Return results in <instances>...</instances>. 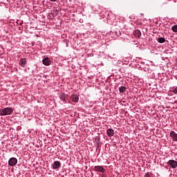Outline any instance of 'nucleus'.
<instances>
[{
	"label": "nucleus",
	"mask_w": 177,
	"mask_h": 177,
	"mask_svg": "<svg viewBox=\"0 0 177 177\" xmlns=\"http://www.w3.org/2000/svg\"><path fill=\"white\" fill-rule=\"evenodd\" d=\"M127 91V88L124 86H121L120 88H119V92H120V93H124V92H126Z\"/></svg>",
	"instance_id": "9b49d317"
},
{
	"label": "nucleus",
	"mask_w": 177,
	"mask_h": 177,
	"mask_svg": "<svg viewBox=\"0 0 177 177\" xmlns=\"http://www.w3.org/2000/svg\"><path fill=\"white\" fill-rule=\"evenodd\" d=\"M27 64V59L26 58H23L19 61V66L21 67H26Z\"/></svg>",
	"instance_id": "6e6552de"
},
{
	"label": "nucleus",
	"mask_w": 177,
	"mask_h": 177,
	"mask_svg": "<svg viewBox=\"0 0 177 177\" xmlns=\"http://www.w3.org/2000/svg\"><path fill=\"white\" fill-rule=\"evenodd\" d=\"M174 93H177V87H176L174 91H173Z\"/></svg>",
	"instance_id": "dca6fc26"
},
{
	"label": "nucleus",
	"mask_w": 177,
	"mask_h": 177,
	"mask_svg": "<svg viewBox=\"0 0 177 177\" xmlns=\"http://www.w3.org/2000/svg\"><path fill=\"white\" fill-rule=\"evenodd\" d=\"M71 99L73 102H75V103H77L78 102V100H80V98L78 97V95L74 94L72 95L71 97Z\"/></svg>",
	"instance_id": "9d476101"
},
{
	"label": "nucleus",
	"mask_w": 177,
	"mask_h": 177,
	"mask_svg": "<svg viewBox=\"0 0 177 177\" xmlns=\"http://www.w3.org/2000/svg\"><path fill=\"white\" fill-rule=\"evenodd\" d=\"M59 98L61 99V100H62V102H66V95L65 94L60 95Z\"/></svg>",
	"instance_id": "ddd939ff"
},
{
	"label": "nucleus",
	"mask_w": 177,
	"mask_h": 177,
	"mask_svg": "<svg viewBox=\"0 0 177 177\" xmlns=\"http://www.w3.org/2000/svg\"><path fill=\"white\" fill-rule=\"evenodd\" d=\"M42 63L44 66H50V59L48 57H46L43 59Z\"/></svg>",
	"instance_id": "0eeeda50"
},
{
	"label": "nucleus",
	"mask_w": 177,
	"mask_h": 177,
	"mask_svg": "<svg viewBox=\"0 0 177 177\" xmlns=\"http://www.w3.org/2000/svg\"><path fill=\"white\" fill-rule=\"evenodd\" d=\"M136 32L137 33V37H140V31L136 30Z\"/></svg>",
	"instance_id": "2eb2a0df"
},
{
	"label": "nucleus",
	"mask_w": 177,
	"mask_h": 177,
	"mask_svg": "<svg viewBox=\"0 0 177 177\" xmlns=\"http://www.w3.org/2000/svg\"><path fill=\"white\" fill-rule=\"evenodd\" d=\"M170 138L174 140V142H177V133L175 131H171L169 133Z\"/></svg>",
	"instance_id": "39448f33"
},
{
	"label": "nucleus",
	"mask_w": 177,
	"mask_h": 177,
	"mask_svg": "<svg viewBox=\"0 0 177 177\" xmlns=\"http://www.w3.org/2000/svg\"><path fill=\"white\" fill-rule=\"evenodd\" d=\"M158 41L159 42V44H164V42H165V38L164 37H160L158 39Z\"/></svg>",
	"instance_id": "f8f14e48"
},
{
	"label": "nucleus",
	"mask_w": 177,
	"mask_h": 177,
	"mask_svg": "<svg viewBox=\"0 0 177 177\" xmlns=\"http://www.w3.org/2000/svg\"><path fill=\"white\" fill-rule=\"evenodd\" d=\"M167 165H169L170 167H171V168L175 169L177 167V162L174 160H169L167 162Z\"/></svg>",
	"instance_id": "7ed1b4c3"
},
{
	"label": "nucleus",
	"mask_w": 177,
	"mask_h": 177,
	"mask_svg": "<svg viewBox=\"0 0 177 177\" xmlns=\"http://www.w3.org/2000/svg\"><path fill=\"white\" fill-rule=\"evenodd\" d=\"M17 164V159L16 158H11L8 161V165L10 167H15Z\"/></svg>",
	"instance_id": "f03ea898"
},
{
	"label": "nucleus",
	"mask_w": 177,
	"mask_h": 177,
	"mask_svg": "<svg viewBox=\"0 0 177 177\" xmlns=\"http://www.w3.org/2000/svg\"><path fill=\"white\" fill-rule=\"evenodd\" d=\"M106 135L109 137L111 138L113 136H114V130H113V129H109L106 131Z\"/></svg>",
	"instance_id": "1a4fd4ad"
},
{
	"label": "nucleus",
	"mask_w": 177,
	"mask_h": 177,
	"mask_svg": "<svg viewBox=\"0 0 177 177\" xmlns=\"http://www.w3.org/2000/svg\"><path fill=\"white\" fill-rule=\"evenodd\" d=\"M172 31H174V32H177V25L174 26L171 28Z\"/></svg>",
	"instance_id": "4468645a"
},
{
	"label": "nucleus",
	"mask_w": 177,
	"mask_h": 177,
	"mask_svg": "<svg viewBox=\"0 0 177 177\" xmlns=\"http://www.w3.org/2000/svg\"><path fill=\"white\" fill-rule=\"evenodd\" d=\"M94 171H97V172H102L104 174V172L106 171V169H104V168H103L102 166H95L94 167Z\"/></svg>",
	"instance_id": "20e7f679"
},
{
	"label": "nucleus",
	"mask_w": 177,
	"mask_h": 177,
	"mask_svg": "<svg viewBox=\"0 0 177 177\" xmlns=\"http://www.w3.org/2000/svg\"><path fill=\"white\" fill-rule=\"evenodd\" d=\"M60 165H62V163L59 161H55L53 164V169H59V168H60Z\"/></svg>",
	"instance_id": "423d86ee"
},
{
	"label": "nucleus",
	"mask_w": 177,
	"mask_h": 177,
	"mask_svg": "<svg viewBox=\"0 0 177 177\" xmlns=\"http://www.w3.org/2000/svg\"><path fill=\"white\" fill-rule=\"evenodd\" d=\"M13 113V109L10 107L5 108L0 110V115H10Z\"/></svg>",
	"instance_id": "f257e3e1"
},
{
	"label": "nucleus",
	"mask_w": 177,
	"mask_h": 177,
	"mask_svg": "<svg viewBox=\"0 0 177 177\" xmlns=\"http://www.w3.org/2000/svg\"><path fill=\"white\" fill-rule=\"evenodd\" d=\"M145 177H150V174H149V173H146Z\"/></svg>",
	"instance_id": "f3484780"
}]
</instances>
